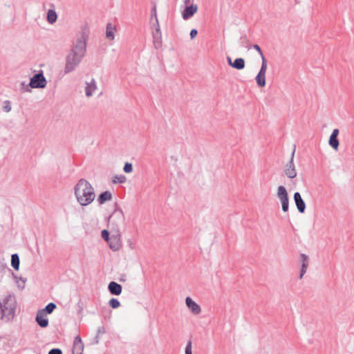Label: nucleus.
<instances>
[{"instance_id": "obj_24", "label": "nucleus", "mask_w": 354, "mask_h": 354, "mask_svg": "<svg viewBox=\"0 0 354 354\" xmlns=\"http://www.w3.org/2000/svg\"><path fill=\"white\" fill-rule=\"evenodd\" d=\"M56 308H57L56 304L53 302H50V303L48 304L44 308L41 309L40 310L46 315L51 314Z\"/></svg>"}, {"instance_id": "obj_30", "label": "nucleus", "mask_w": 354, "mask_h": 354, "mask_svg": "<svg viewBox=\"0 0 354 354\" xmlns=\"http://www.w3.org/2000/svg\"><path fill=\"white\" fill-rule=\"evenodd\" d=\"M109 306L112 308H117L120 306V302L115 298H112L109 301Z\"/></svg>"}, {"instance_id": "obj_37", "label": "nucleus", "mask_w": 354, "mask_h": 354, "mask_svg": "<svg viewBox=\"0 0 354 354\" xmlns=\"http://www.w3.org/2000/svg\"><path fill=\"white\" fill-rule=\"evenodd\" d=\"M104 333H105L104 327V326L99 327L97 329V335H96L95 338L97 339L100 334H104Z\"/></svg>"}, {"instance_id": "obj_27", "label": "nucleus", "mask_w": 354, "mask_h": 354, "mask_svg": "<svg viewBox=\"0 0 354 354\" xmlns=\"http://www.w3.org/2000/svg\"><path fill=\"white\" fill-rule=\"evenodd\" d=\"M126 177L124 175L115 176L113 178V183H124L126 181Z\"/></svg>"}, {"instance_id": "obj_32", "label": "nucleus", "mask_w": 354, "mask_h": 354, "mask_svg": "<svg viewBox=\"0 0 354 354\" xmlns=\"http://www.w3.org/2000/svg\"><path fill=\"white\" fill-rule=\"evenodd\" d=\"M102 237L104 240H105L106 242L109 241V239L111 237L109 236V232L106 230H103L101 232Z\"/></svg>"}, {"instance_id": "obj_40", "label": "nucleus", "mask_w": 354, "mask_h": 354, "mask_svg": "<svg viewBox=\"0 0 354 354\" xmlns=\"http://www.w3.org/2000/svg\"><path fill=\"white\" fill-rule=\"evenodd\" d=\"M193 1H194V0H185V4H190Z\"/></svg>"}, {"instance_id": "obj_6", "label": "nucleus", "mask_w": 354, "mask_h": 354, "mask_svg": "<svg viewBox=\"0 0 354 354\" xmlns=\"http://www.w3.org/2000/svg\"><path fill=\"white\" fill-rule=\"evenodd\" d=\"M277 196L281 203V209L283 212H288L289 209V198L287 190L283 185L277 187Z\"/></svg>"}, {"instance_id": "obj_17", "label": "nucleus", "mask_w": 354, "mask_h": 354, "mask_svg": "<svg viewBox=\"0 0 354 354\" xmlns=\"http://www.w3.org/2000/svg\"><path fill=\"white\" fill-rule=\"evenodd\" d=\"M301 261V272L299 275V279H301L304 274L306 272L307 268L309 265V259L308 257L305 254H301L300 255Z\"/></svg>"}, {"instance_id": "obj_38", "label": "nucleus", "mask_w": 354, "mask_h": 354, "mask_svg": "<svg viewBox=\"0 0 354 354\" xmlns=\"http://www.w3.org/2000/svg\"><path fill=\"white\" fill-rule=\"evenodd\" d=\"M198 34V31L196 29H192L190 31V38L193 39Z\"/></svg>"}, {"instance_id": "obj_1", "label": "nucleus", "mask_w": 354, "mask_h": 354, "mask_svg": "<svg viewBox=\"0 0 354 354\" xmlns=\"http://www.w3.org/2000/svg\"><path fill=\"white\" fill-rule=\"evenodd\" d=\"M88 38V30L86 27L82 30L80 35L77 37L71 51L66 57L64 74H68L73 71L81 63L86 52V43Z\"/></svg>"}, {"instance_id": "obj_19", "label": "nucleus", "mask_w": 354, "mask_h": 354, "mask_svg": "<svg viewBox=\"0 0 354 354\" xmlns=\"http://www.w3.org/2000/svg\"><path fill=\"white\" fill-rule=\"evenodd\" d=\"M97 86L96 82L94 79L91 80L90 83H86V86L85 87V93L87 97H91L93 92L96 90Z\"/></svg>"}, {"instance_id": "obj_11", "label": "nucleus", "mask_w": 354, "mask_h": 354, "mask_svg": "<svg viewBox=\"0 0 354 354\" xmlns=\"http://www.w3.org/2000/svg\"><path fill=\"white\" fill-rule=\"evenodd\" d=\"M84 351V344L80 335L75 337L73 345V354H82Z\"/></svg>"}, {"instance_id": "obj_20", "label": "nucleus", "mask_w": 354, "mask_h": 354, "mask_svg": "<svg viewBox=\"0 0 354 354\" xmlns=\"http://www.w3.org/2000/svg\"><path fill=\"white\" fill-rule=\"evenodd\" d=\"M112 199V194L109 191H105L101 193L97 198V201L100 205L105 203Z\"/></svg>"}, {"instance_id": "obj_10", "label": "nucleus", "mask_w": 354, "mask_h": 354, "mask_svg": "<svg viewBox=\"0 0 354 354\" xmlns=\"http://www.w3.org/2000/svg\"><path fill=\"white\" fill-rule=\"evenodd\" d=\"M155 31L153 32V44L156 48H158L162 44V35L160 25H154Z\"/></svg>"}, {"instance_id": "obj_41", "label": "nucleus", "mask_w": 354, "mask_h": 354, "mask_svg": "<svg viewBox=\"0 0 354 354\" xmlns=\"http://www.w3.org/2000/svg\"><path fill=\"white\" fill-rule=\"evenodd\" d=\"M120 281H125L124 277H122V279H120Z\"/></svg>"}, {"instance_id": "obj_28", "label": "nucleus", "mask_w": 354, "mask_h": 354, "mask_svg": "<svg viewBox=\"0 0 354 354\" xmlns=\"http://www.w3.org/2000/svg\"><path fill=\"white\" fill-rule=\"evenodd\" d=\"M262 59V64L260 68V71H259V73H262L266 75V70H267V60L265 57H261Z\"/></svg>"}, {"instance_id": "obj_23", "label": "nucleus", "mask_w": 354, "mask_h": 354, "mask_svg": "<svg viewBox=\"0 0 354 354\" xmlns=\"http://www.w3.org/2000/svg\"><path fill=\"white\" fill-rule=\"evenodd\" d=\"M19 257L17 254H13L11 256V266L15 270H18L19 268Z\"/></svg>"}, {"instance_id": "obj_16", "label": "nucleus", "mask_w": 354, "mask_h": 354, "mask_svg": "<svg viewBox=\"0 0 354 354\" xmlns=\"http://www.w3.org/2000/svg\"><path fill=\"white\" fill-rule=\"evenodd\" d=\"M108 290L111 295H120L122 293V287L115 281H111L108 286Z\"/></svg>"}, {"instance_id": "obj_34", "label": "nucleus", "mask_w": 354, "mask_h": 354, "mask_svg": "<svg viewBox=\"0 0 354 354\" xmlns=\"http://www.w3.org/2000/svg\"><path fill=\"white\" fill-rule=\"evenodd\" d=\"M252 48L254 49H255L259 53V54L260 55L261 57H265L262 50L261 49L260 46L258 44H254L252 46Z\"/></svg>"}, {"instance_id": "obj_39", "label": "nucleus", "mask_w": 354, "mask_h": 354, "mask_svg": "<svg viewBox=\"0 0 354 354\" xmlns=\"http://www.w3.org/2000/svg\"><path fill=\"white\" fill-rule=\"evenodd\" d=\"M227 59L228 64L232 67L233 62L232 61L231 57H227Z\"/></svg>"}, {"instance_id": "obj_42", "label": "nucleus", "mask_w": 354, "mask_h": 354, "mask_svg": "<svg viewBox=\"0 0 354 354\" xmlns=\"http://www.w3.org/2000/svg\"><path fill=\"white\" fill-rule=\"evenodd\" d=\"M120 281H125L124 277H122V279H120Z\"/></svg>"}, {"instance_id": "obj_18", "label": "nucleus", "mask_w": 354, "mask_h": 354, "mask_svg": "<svg viewBox=\"0 0 354 354\" xmlns=\"http://www.w3.org/2000/svg\"><path fill=\"white\" fill-rule=\"evenodd\" d=\"M117 30L116 26L111 23H108L106 26V37L108 39L113 41L115 39V33Z\"/></svg>"}, {"instance_id": "obj_26", "label": "nucleus", "mask_w": 354, "mask_h": 354, "mask_svg": "<svg viewBox=\"0 0 354 354\" xmlns=\"http://www.w3.org/2000/svg\"><path fill=\"white\" fill-rule=\"evenodd\" d=\"M153 18L155 19V24L153 25L159 24L158 17H157L156 6V4L153 5V8L151 9V21H152L153 19Z\"/></svg>"}, {"instance_id": "obj_8", "label": "nucleus", "mask_w": 354, "mask_h": 354, "mask_svg": "<svg viewBox=\"0 0 354 354\" xmlns=\"http://www.w3.org/2000/svg\"><path fill=\"white\" fill-rule=\"evenodd\" d=\"M198 10V6L196 4H190L185 7L184 10L182 12L183 19L187 20L190 19Z\"/></svg>"}, {"instance_id": "obj_7", "label": "nucleus", "mask_w": 354, "mask_h": 354, "mask_svg": "<svg viewBox=\"0 0 354 354\" xmlns=\"http://www.w3.org/2000/svg\"><path fill=\"white\" fill-rule=\"evenodd\" d=\"M296 151V146L294 145V148L291 154L290 161L286 164L285 167L284 173L286 176L289 178H294L297 176V171L294 164V157Z\"/></svg>"}, {"instance_id": "obj_4", "label": "nucleus", "mask_w": 354, "mask_h": 354, "mask_svg": "<svg viewBox=\"0 0 354 354\" xmlns=\"http://www.w3.org/2000/svg\"><path fill=\"white\" fill-rule=\"evenodd\" d=\"M125 217L120 208H116L110 215L109 225L116 232L120 233V227L124 225Z\"/></svg>"}, {"instance_id": "obj_25", "label": "nucleus", "mask_w": 354, "mask_h": 354, "mask_svg": "<svg viewBox=\"0 0 354 354\" xmlns=\"http://www.w3.org/2000/svg\"><path fill=\"white\" fill-rule=\"evenodd\" d=\"M257 84L259 87H263L266 85V75L258 73L255 78Z\"/></svg>"}, {"instance_id": "obj_15", "label": "nucleus", "mask_w": 354, "mask_h": 354, "mask_svg": "<svg viewBox=\"0 0 354 354\" xmlns=\"http://www.w3.org/2000/svg\"><path fill=\"white\" fill-rule=\"evenodd\" d=\"M107 243H109L110 248L113 251L118 250L121 247L120 233H117V235H113Z\"/></svg>"}, {"instance_id": "obj_33", "label": "nucleus", "mask_w": 354, "mask_h": 354, "mask_svg": "<svg viewBox=\"0 0 354 354\" xmlns=\"http://www.w3.org/2000/svg\"><path fill=\"white\" fill-rule=\"evenodd\" d=\"M3 110L6 112H9V111H11V106H10V101L6 100V101L4 102Z\"/></svg>"}, {"instance_id": "obj_13", "label": "nucleus", "mask_w": 354, "mask_h": 354, "mask_svg": "<svg viewBox=\"0 0 354 354\" xmlns=\"http://www.w3.org/2000/svg\"><path fill=\"white\" fill-rule=\"evenodd\" d=\"M294 201L298 211L300 213H304L306 210V203L299 192H295L294 194Z\"/></svg>"}, {"instance_id": "obj_3", "label": "nucleus", "mask_w": 354, "mask_h": 354, "mask_svg": "<svg viewBox=\"0 0 354 354\" xmlns=\"http://www.w3.org/2000/svg\"><path fill=\"white\" fill-rule=\"evenodd\" d=\"M17 301L15 296L9 295L0 302L1 319L11 322L15 317Z\"/></svg>"}, {"instance_id": "obj_35", "label": "nucleus", "mask_w": 354, "mask_h": 354, "mask_svg": "<svg viewBox=\"0 0 354 354\" xmlns=\"http://www.w3.org/2000/svg\"><path fill=\"white\" fill-rule=\"evenodd\" d=\"M185 354H192V342L189 341L185 347Z\"/></svg>"}, {"instance_id": "obj_14", "label": "nucleus", "mask_w": 354, "mask_h": 354, "mask_svg": "<svg viewBox=\"0 0 354 354\" xmlns=\"http://www.w3.org/2000/svg\"><path fill=\"white\" fill-rule=\"evenodd\" d=\"M35 321L41 328H46L48 326V319L46 317V315L39 310L37 313Z\"/></svg>"}, {"instance_id": "obj_12", "label": "nucleus", "mask_w": 354, "mask_h": 354, "mask_svg": "<svg viewBox=\"0 0 354 354\" xmlns=\"http://www.w3.org/2000/svg\"><path fill=\"white\" fill-rule=\"evenodd\" d=\"M339 132V129H333L328 140L329 145L335 151L338 149L339 145V140L337 139Z\"/></svg>"}, {"instance_id": "obj_31", "label": "nucleus", "mask_w": 354, "mask_h": 354, "mask_svg": "<svg viewBox=\"0 0 354 354\" xmlns=\"http://www.w3.org/2000/svg\"><path fill=\"white\" fill-rule=\"evenodd\" d=\"M123 170L125 173H131L133 171L132 164L130 162H126L123 167Z\"/></svg>"}, {"instance_id": "obj_21", "label": "nucleus", "mask_w": 354, "mask_h": 354, "mask_svg": "<svg viewBox=\"0 0 354 354\" xmlns=\"http://www.w3.org/2000/svg\"><path fill=\"white\" fill-rule=\"evenodd\" d=\"M245 62L244 59L243 58H236L233 62L232 68H236L237 70H242L245 68Z\"/></svg>"}, {"instance_id": "obj_36", "label": "nucleus", "mask_w": 354, "mask_h": 354, "mask_svg": "<svg viewBox=\"0 0 354 354\" xmlns=\"http://www.w3.org/2000/svg\"><path fill=\"white\" fill-rule=\"evenodd\" d=\"M48 354H62V351L59 348H52L48 352Z\"/></svg>"}, {"instance_id": "obj_22", "label": "nucleus", "mask_w": 354, "mask_h": 354, "mask_svg": "<svg viewBox=\"0 0 354 354\" xmlns=\"http://www.w3.org/2000/svg\"><path fill=\"white\" fill-rule=\"evenodd\" d=\"M57 15L54 10H49L47 13V21L49 24H53L57 21Z\"/></svg>"}, {"instance_id": "obj_2", "label": "nucleus", "mask_w": 354, "mask_h": 354, "mask_svg": "<svg viewBox=\"0 0 354 354\" xmlns=\"http://www.w3.org/2000/svg\"><path fill=\"white\" fill-rule=\"evenodd\" d=\"M74 195L82 206L90 205L95 198L93 187L84 178L80 179L74 186Z\"/></svg>"}, {"instance_id": "obj_9", "label": "nucleus", "mask_w": 354, "mask_h": 354, "mask_svg": "<svg viewBox=\"0 0 354 354\" xmlns=\"http://www.w3.org/2000/svg\"><path fill=\"white\" fill-rule=\"evenodd\" d=\"M185 304L188 308L194 315H198L201 313V306L198 304H197L195 301H194L189 297H187L185 299Z\"/></svg>"}, {"instance_id": "obj_5", "label": "nucleus", "mask_w": 354, "mask_h": 354, "mask_svg": "<svg viewBox=\"0 0 354 354\" xmlns=\"http://www.w3.org/2000/svg\"><path fill=\"white\" fill-rule=\"evenodd\" d=\"M46 84L47 81L42 71L34 75L30 78V83L28 85H26L25 82L21 83V85L24 87V91L28 92L31 91L29 87L32 88H44L46 86Z\"/></svg>"}, {"instance_id": "obj_29", "label": "nucleus", "mask_w": 354, "mask_h": 354, "mask_svg": "<svg viewBox=\"0 0 354 354\" xmlns=\"http://www.w3.org/2000/svg\"><path fill=\"white\" fill-rule=\"evenodd\" d=\"M262 59V64L260 68V71H259V73H262L266 75V70H267V60L265 57H261Z\"/></svg>"}]
</instances>
